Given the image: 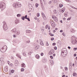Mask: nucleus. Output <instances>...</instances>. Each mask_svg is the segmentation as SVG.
Instances as JSON below:
<instances>
[{"instance_id": "0eeeda50", "label": "nucleus", "mask_w": 77, "mask_h": 77, "mask_svg": "<svg viewBox=\"0 0 77 77\" xmlns=\"http://www.w3.org/2000/svg\"><path fill=\"white\" fill-rule=\"evenodd\" d=\"M4 60H5V59L3 58H1L0 59V61L1 64H4L5 63Z\"/></svg>"}, {"instance_id": "423d86ee", "label": "nucleus", "mask_w": 77, "mask_h": 77, "mask_svg": "<svg viewBox=\"0 0 77 77\" xmlns=\"http://www.w3.org/2000/svg\"><path fill=\"white\" fill-rule=\"evenodd\" d=\"M64 49H65V48H63L61 50V51H62L61 54V56H62V55L63 56V55H64V54H63L64 53L67 54V52H65V51L64 50Z\"/></svg>"}, {"instance_id": "a878e982", "label": "nucleus", "mask_w": 77, "mask_h": 77, "mask_svg": "<svg viewBox=\"0 0 77 77\" xmlns=\"http://www.w3.org/2000/svg\"><path fill=\"white\" fill-rule=\"evenodd\" d=\"M65 10V8H63V9L62 10V12H64V11Z\"/></svg>"}, {"instance_id": "9d476101", "label": "nucleus", "mask_w": 77, "mask_h": 77, "mask_svg": "<svg viewBox=\"0 0 77 77\" xmlns=\"http://www.w3.org/2000/svg\"><path fill=\"white\" fill-rule=\"evenodd\" d=\"M25 32L27 34H30V33H31V31L29 30H27L25 31Z\"/></svg>"}, {"instance_id": "f8f14e48", "label": "nucleus", "mask_w": 77, "mask_h": 77, "mask_svg": "<svg viewBox=\"0 0 77 77\" xmlns=\"http://www.w3.org/2000/svg\"><path fill=\"white\" fill-rule=\"evenodd\" d=\"M40 44L41 45H44V43H43V41L41 39H39Z\"/></svg>"}, {"instance_id": "e433bc0d", "label": "nucleus", "mask_w": 77, "mask_h": 77, "mask_svg": "<svg viewBox=\"0 0 77 77\" xmlns=\"http://www.w3.org/2000/svg\"><path fill=\"white\" fill-rule=\"evenodd\" d=\"M35 7L36 8H38V4L37 3L35 4Z\"/></svg>"}, {"instance_id": "7c9ffc66", "label": "nucleus", "mask_w": 77, "mask_h": 77, "mask_svg": "<svg viewBox=\"0 0 77 77\" xmlns=\"http://www.w3.org/2000/svg\"><path fill=\"white\" fill-rule=\"evenodd\" d=\"M62 6H63V5H62V4H60L59 7H60V8H62Z\"/></svg>"}, {"instance_id": "3c124183", "label": "nucleus", "mask_w": 77, "mask_h": 77, "mask_svg": "<svg viewBox=\"0 0 77 77\" xmlns=\"http://www.w3.org/2000/svg\"><path fill=\"white\" fill-rule=\"evenodd\" d=\"M13 37L14 38H16V37H17V35H13Z\"/></svg>"}, {"instance_id": "aec40b11", "label": "nucleus", "mask_w": 77, "mask_h": 77, "mask_svg": "<svg viewBox=\"0 0 77 77\" xmlns=\"http://www.w3.org/2000/svg\"><path fill=\"white\" fill-rule=\"evenodd\" d=\"M39 48V46L38 45H37L35 47V50H37Z\"/></svg>"}, {"instance_id": "20e7f679", "label": "nucleus", "mask_w": 77, "mask_h": 77, "mask_svg": "<svg viewBox=\"0 0 77 77\" xmlns=\"http://www.w3.org/2000/svg\"><path fill=\"white\" fill-rule=\"evenodd\" d=\"M77 38L75 39H72V41H71V42L72 44L74 45L75 44H77Z\"/></svg>"}, {"instance_id": "dca6fc26", "label": "nucleus", "mask_w": 77, "mask_h": 77, "mask_svg": "<svg viewBox=\"0 0 77 77\" xmlns=\"http://www.w3.org/2000/svg\"><path fill=\"white\" fill-rule=\"evenodd\" d=\"M22 53L23 54V55L24 56H26V52L24 51V50L22 51Z\"/></svg>"}, {"instance_id": "a19ab883", "label": "nucleus", "mask_w": 77, "mask_h": 77, "mask_svg": "<svg viewBox=\"0 0 77 77\" xmlns=\"http://www.w3.org/2000/svg\"><path fill=\"white\" fill-rule=\"evenodd\" d=\"M22 67H24V66H25V64L24 63H23L22 64Z\"/></svg>"}, {"instance_id": "de8ad7c7", "label": "nucleus", "mask_w": 77, "mask_h": 77, "mask_svg": "<svg viewBox=\"0 0 77 77\" xmlns=\"http://www.w3.org/2000/svg\"><path fill=\"white\" fill-rule=\"evenodd\" d=\"M38 77H41V74H38Z\"/></svg>"}, {"instance_id": "6ab92c4d", "label": "nucleus", "mask_w": 77, "mask_h": 77, "mask_svg": "<svg viewBox=\"0 0 77 77\" xmlns=\"http://www.w3.org/2000/svg\"><path fill=\"white\" fill-rule=\"evenodd\" d=\"M16 56L19 58H20V59H21V56L19 54H16Z\"/></svg>"}, {"instance_id": "b1692460", "label": "nucleus", "mask_w": 77, "mask_h": 77, "mask_svg": "<svg viewBox=\"0 0 77 77\" xmlns=\"http://www.w3.org/2000/svg\"><path fill=\"white\" fill-rule=\"evenodd\" d=\"M35 57L37 58V59H39V56L38 55H36L35 56Z\"/></svg>"}, {"instance_id": "4468645a", "label": "nucleus", "mask_w": 77, "mask_h": 77, "mask_svg": "<svg viewBox=\"0 0 77 77\" xmlns=\"http://www.w3.org/2000/svg\"><path fill=\"white\" fill-rule=\"evenodd\" d=\"M50 64L51 65H53V64H54V63H53V61L52 60H50Z\"/></svg>"}, {"instance_id": "72a5a7b5", "label": "nucleus", "mask_w": 77, "mask_h": 77, "mask_svg": "<svg viewBox=\"0 0 77 77\" xmlns=\"http://www.w3.org/2000/svg\"><path fill=\"white\" fill-rule=\"evenodd\" d=\"M43 17L44 20H46L47 18H46V16H44V17Z\"/></svg>"}, {"instance_id": "c03bdc74", "label": "nucleus", "mask_w": 77, "mask_h": 77, "mask_svg": "<svg viewBox=\"0 0 77 77\" xmlns=\"http://www.w3.org/2000/svg\"><path fill=\"white\" fill-rule=\"evenodd\" d=\"M54 12H55V14H57V11L56 10H54Z\"/></svg>"}, {"instance_id": "2f4dec72", "label": "nucleus", "mask_w": 77, "mask_h": 77, "mask_svg": "<svg viewBox=\"0 0 77 77\" xmlns=\"http://www.w3.org/2000/svg\"><path fill=\"white\" fill-rule=\"evenodd\" d=\"M21 18L22 20H24V19H25V18L24 17V16H22Z\"/></svg>"}, {"instance_id": "6e6552de", "label": "nucleus", "mask_w": 77, "mask_h": 77, "mask_svg": "<svg viewBox=\"0 0 77 77\" xmlns=\"http://www.w3.org/2000/svg\"><path fill=\"white\" fill-rule=\"evenodd\" d=\"M54 52V49H51V50L50 51H49V55H51V54H53V53Z\"/></svg>"}, {"instance_id": "473e14b6", "label": "nucleus", "mask_w": 77, "mask_h": 77, "mask_svg": "<svg viewBox=\"0 0 77 77\" xmlns=\"http://www.w3.org/2000/svg\"><path fill=\"white\" fill-rule=\"evenodd\" d=\"M32 53H33V51H32L31 52H29L28 53V54H30V55H31V54H32Z\"/></svg>"}, {"instance_id": "a211bd4d", "label": "nucleus", "mask_w": 77, "mask_h": 77, "mask_svg": "<svg viewBox=\"0 0 77 77\" xmlns=\"http://www.w3.org/2000/svg\"><path fill=\"white\" fill-rule=\"evenodd\" d=\"M18 60H17L15 61V65L16 66H17L18 65Z\"/></svg>"}, {"instance_id": "9b49d317", "label": "nucleus", "mask_w": 77, "mask_h": 77, "mask_svg": "<svg viewBox=\"0 0 77 77\" xmlns=\"http://www.w3.org/2000/svg\"><path fill=\"white\" fill-rule=\"evenodd\" d=\"M16 31H17V29H16V28L14 29L11 30V32L12 33H16Z\"/></svg>"}, {"instance_id": "f257e3e1", "label": "nucleus", "mask_w": 77, "mask_h": 77, "mask_svg": "<svg viewBox=\"0 0 77 77\" xmlns=\"http://www.w3.org/2000/svg\"><path fill=\"white\" fill-rule=\"evenodd\" d=\"M6 6L5 3L3 2H1L0 3V8L2 11L5 9V8H6V6Z\"/></svg>"}, {"instance_id": "0e129e2a", "label": "nucleus", "mask_w": 77, "mask_h": 77, "mask_svg": "<svg viewBox=\"0 0 77 77\" xmlns=\"http://www.w3.org/2000/svg\"><path fill=\"white\" fill-rule=\"evenodd\" d=\"M55 56H56V54H53V56H54V57Z\"/></svg>"}, {"instance_id": "680f3d73", "label": "nucleus", "mask_w": 77, "mask_h": 77, "mask_svg": "<svg viewBox=\"0 0 77 77\" xmlns=\"http://www.w3.org/2000/svg\"><path fill=\"white\" fill-rule=\"evenodd\" d=\"M48 27V25H47L45 26V28H46V29H47Z\"/></svg>"}, {"instance_id": "4d7b16f0", "label": "nucleus", "mask_w": 77, "mask_h": 77, "mask_svg": "<svg viewBox=\"0 0 77 77\" xmlns=\"http://www.w3.org/2000/svg\"><path fill=\"white\" fill-rule=\"evenodd\" d=\"M64 15L65 17H67V15H67V14H64Z\"/></svg>"}, {"instance_id": "13d9d810", "label": "nucleus", "mask_w": 77, "mask_h": 77, "mask_svg": "<svg viewBox=\"0 0 77 77\" xmlns=\"http://www.w3.org/2000/svg\"><path fill=\"white\" fill-rule=\"evenodd\" d=\"M54 50H57V47H55L54 48Z\"/></svg>"}, {"instance_id": "5701e85b", "label": "nucleus", "mask_w": 77, "mask_h": 77, "mask_svg": "<svg viewBox=\"0 0 77 77\" xmlns=\"http://www.w3.org/2000/svg\"><path fill=\"white\" fill-rule=\"evenodd\" d=\"M75 31H74V30H73V29H72L70 30V32L72 33H74V32H75Z\"/></svg>"}, {"instance_id": "ddd939ff", "label": "nucleus", "mask_w": 77, "mask_h": 77, "mask_svg": "<svg viewBox=\"0 0 77 77\" xmlns=\"http://www.w3.org/2000/svg\"><path fill=\"white\" fill-rule=\"evenodd\" d=\"M4 71H5L6 72H7L8 71V66H6L5 67V68H4Z\"/></svg>"}, {"instance_id": "4be33fe9", "label": "nucleus", "mask_w": 77, "mask_h": 77, "mask_svg": "<svg viewBox=\"0 0 77 77\" xmlns=\"http://www.w3.org/2000/svg\"><path fill=\"white\" fill-rule=\"evenodd\" d=\"M50 23L51 24V26H53V24H55V23H54V22H53V21H50Z\"/></svg>"}, {"instance_id": "412c9836", "label": "nucleus", "mask_w": 77, "mask_h": 77, "mask_svg": "<svg viewBox=\"0 0 77 77\" xmlns=\"http://www.w3.org/2000/svg\"><path fill=\"white\" fill-rule=\"evenodd\" d=\"M73 76H75V77H77V73H74L73 74Z\"/></svg>"}, {"instance_id": "2eb2a0df", "label": "nucleus", "mask_w": 77, "mask_h": 77, "mask_svg": "<svg viewBox=\"0 0 77 77\" xmlns=\"http://www.w3.org/2000/svg\"><path fill=\"white\" fill-rule=\"evenodd\" d=\"M20 21L18 20V19H16L15 20V23L16 24H18V23Z\"/></svg>"}, {"instance_id": "49530a36", "label": "nucleus", "mask_w": 77, "mask_h": 77, "mask_svg": "<svg viewBox=\"0 0 77 77\" xmlns=\"http://www.w3.org/2000/svg\"><path fill=\"white\" fill-rule=\"evenodd\" d=\"M50 57L51 59H53V57L52 56H50Z\"/></svg>"}, {"instance_id": "37998d69", "label": "nucleus", "mask_w": 77, "mask_h": 77, "mask_svg": "<svg viewBox=\"0 0 77 77\" xmlns=\"http://www.w3.org/2000/svg\"><path fill=\"white\" fill-rule=\"evenodd\" d=\"M77 50V48H73V50L74 51H75V50Z\"/></svg>"}, {"instance_id": "1a4fd4ad", "label": "nucleus", "mask_w": 77, "mask_h": 77, "mask_svg": "<svg viewBox=\"0 0 77 77\" xmlns=\"http://www.w3.org/2000/svg\"><path fill=\"white\" fill-rule=\"evenodd\" d=\"M52 18L55 21L57 22L58 21V20H57V18L56 17V16L54 15L52 17Z\"/></svg>"}, {"instance_id": "c9c22d12", "label": "nucleus", "mask_w": 77, "mask_h": 77, "mask_svg": "<svg viewBox=\"0 0 77 77\" xmlns=\"http://www.w3.org/2000/svg\"><path fill=\"white\" fill-rule=\"evenodd\" d=\"M39 13H38L37 14V17H39Z\"/></svg>"}, {"instance_id": "cd10ccee", "label": "nucleus", "mask_w": 77, "mask_h": 77, "mask_svg": "<svg viewBox=\"0 0 77 77\" xmlns=\"http://www.w3.org/2000/svg\"><path fill=\"white\" fill-rule=\"evenodd\" d=\"M43 2L44 3V5H46L47 3V2H46V1L45 0V1H43Z\"/></svg>"}, {"instance_id": "39448f33", "label": "nucleus", "mask_w": 77, "mask_h": 77, "mask_svg": "<svg viewBox=\"0 0 77 77\" xmlns=\"http://www.w3.org/2000/svg\"><path fill=\"white\" fill-rule=\"evenodd\" d=\"M5 47H7L6 46H4L3 47L0 49V51L2 53H5L6 51V49L5 48Z\"/></svg>"}, {"instance_id": "8fccbe9b", "label": "nucleus", "mask_w": 77, "mask_h": 77, "mask_svg": "<svg viewBox=\"0 0 77 77\" xmlns=\"http://www.w3.org/2000/svg\"><path fill=\"white\" fill-rule=\"evenodd\" d=\"M26 19H27V20L29 21H30L29 18H27Z\"/></svg>"}, {"instance_id": "f704fd0d", "label": "nucleus", "mask_w": 77, "mask_h": 77, "mask_svg": "<svg viewBox=\"0 0 77 77\" xmlns=\"http://www.w3.org/2000/svg\"><path fill=\"white\" fill-rule=\"evenodd\" d=\"M30 41H28L26 42V44H29V43H30Z\"/></svg>"}, {"instance_id": "c85d7f7f", "label": "nucleus", "mask_w": 77, "mask_h": 77, "mask_svg": "<svg viewBox=\"0 0 77 77\" xmlns=\"http://www.w3.org/2000/svg\"><path fill=\"white\" fill-rule=\"evenodd\" d=\"M57 44H59L60 45V44H61V42L60 41H58L57 42Z\"/></svg>"}, {"instance_id": "ea45409f", "label": "nucleus", "mask_w": 77, "mask_h": 77, "mask_svg": "<svg viewBox=\"0 0 77 77\" xmlns=\"http://www.w3.org/2000/svg\"><path fill=\"white\" fill-rule=\"evenodd\" d=\"M24 68H22L21 69V71L22 72V71H24Z\"/></svg>"}, {"instance_id": "4c0bfd02", "label": "nucleus", "mask_w": 77, "mask_h": 77, "mask_svg": "<svg viewBox=\"0 0 77 77\" xmlns=\"http://www.w3.org/2000/svg\"><path fill=\"white\" fill-rule=\"evenodd\" d=\"M14 71H15L12 69V70H11V72L12 73H14Z\"/></svg>"}, {"instance_id": "6e6d98bb", "label": "nucleus", "mask_w": 77, "mask_h": 77, "mask_svg": "<svg viewBox=\"0 0 77 77\" xmlns=\"http://www.w3.org/2000/svg\"><path fill=\"white\" fill-rule=\"evenodd\" d=\"M71 18H68L67 19V20L68 21L69 20H71Z\"/></svg>"}, {"instance_id": "864d4df0", "label": "nucleus", "mask_w": 77, "mask_h": 77, "mask_svg": "<svg viewBox=\"0 0 77 77\" xmlns=\"http://www.w3.org/2000/svg\"><path fill=\"white\" fill-rule=\"evenodd\" d=\"M56 43H53V44H52V45H56Z\"/></svg>"}, {"instance_id": "5fc2aeb1", "label": "nucleus", "mask_w": 77, "mask_h": 77, "mask_svg": "<svg viewBox=\"0 0 77 77\" xmlns=\"http://www.w3.org/2000/svg\"><path fill=\"white\" fill-rule=\"evenodd\" d=\"M51 41H53V40H54V38H51Z\"/></svg>"}, {"instance_id": "f03ea898", "label": "nucleus", "mask_w": 77, "mask_h": 77, "mask_svg": "<svg viewBox=\"0 0 77 77\" xmlns=\"http://www.w3.org/2000/svg\"><path fill=\"white\" fill-rule=\"evenodd\" d=\"M3 28L5 31H6L8 29V26H7V25L5 21H4L3 22Z\"/></svg>"}, {"instance_id": "bb28decb", "label": "nucleus", "mask_w": 77, "mask_h": 77, "mask_svg": "<svg viewBox=\"0 0 77 77\" xmlns=\"http://www.w3.org/2000/svg\"><path fill=\"white\" fill-rule=\"evenodd\" d=\"M49 35H50V36H54V34H51V33H49Z\"/></svg>"}, {"instance_id": "338daca9", "label": "nucleus", "mask_w": 77, "mask_h": 77, "mask_svg": "<svg viewBox=\"0 0 77 77\" xmlns=\"http://www.w3.org/2000/svg\"><path fill=\"white\" fill-rule=\"evenodd\" d=\"M42 15H44V13H42Z\"/></svg>"}, {"instance_id": "774afa93", "label": "nucleus", "mask_w": 77, "mask_h": 77, "mask_svg": "<svg viewBox=\"0 0 77 77\" xmlns=\"http://www.w3.org/2000/svg\"><path fill=\"white\" fill-rule=\"evenodd\" d=\"M65 77V75H63V76H62V77Z\"/></svg>"}, {"instance_id": "603ef678", "label": "nucleus", "mask_w": 77, "mask_h": 77, "mask_svg": "<svg viewBox=\"0 0 77 77\" xmlns=\"http://www.w3.org/2000/svg\"><path fill=\"white\" fill-rule=\"evenodd\" d=\"M65 70H68V68L67 67H65Z\"/></svg>"}, {"instance_id": "393cba45", "label": "nucleus", "mask_w": 77, "mask_h": 77, "mask_svg": "<svg viewBox=\"0 0 77 77\" xmlns=\"http://www.w3.org/2000/svg\"><path fill=\"white\" fill-rule=\"evenodd\" d=\"M15 33H16V34H17V35H19V34H20V31H17V32H16Z\"/></svg>"}, {"instance_id": "a18cd8bd", "label": "nucleus", "mask_w": 77, "mask_h": 77, "mask_svg": "<svg viewBox=\"0 0 77 77\" xmlns=\"http://www.w3.org/2000/svg\"><path fill=\"white\" fill-rule=\"evenodd\" d=\"M41 56H44V53H41Z\"/></svg>"}, {"instance_id": "bf43d9fd", "label": "nucleus", "mask_w": 77, "mask_h": 77, "mask_svg": "<svg viewBox=\"0 0 77 77\" xmlns=\"http://www.w3.org/2000/svg\"><path fill=\"white\" fill-rule=\"evenodd\" d=\"M46 45L47 46H48V45H49V44H48V42L46 43Z\"/></svg>"}, {"instance_id": "052dcab7", "label": "nucleus", "mask_w": 77, "mask_h": 77, "mask_svg": "<svg viewBox=\"0 0 77 77\" xmlns=\"http://www.w3.org/2000/svg\"><path fill=\"white\" fill-rule=\"evenodd\" d=\"M77 56V54H74V57H75V56Z\"/></svg>"}, {"instance_id": "69168bd1", "label": "nucleus", "mask_w": 77, "mask_h": 77, "mask_svg": "<svg viewBox=\"0 0 77 77\" xmlns=\"http://www.w3.org/2000/svg\"><path fill=\"white\" fill-rule=\"evenodd\" d=\"M68 48L69 49H71V48H70V47H69V46H68Z\"/></svg>"}, {"instance_id": "e2e57ef3", "label": "nucleus", "mask_w": 77, "mask_h": 77, "mask_svg": "<svg viewBox=\"0 0 77 77\" xmlns=\"http://www.w3.org/2000/svg\"><path fill=\"white\" fill-rule=\"evenodd\" d=\"M63 30H61L60 31V32L61 33H62V32H63Z\"/></svg>"}, {"instance_id": "f3484780", "label": "nucleus", "mask_w": 77, "mask_h": 77, "mask_svg": "<svg viewBox=\"0 0 77 77\" xmlns=\"http://www.w3.org/2000/svg\"><path fill=\"white\" fill-rule=\"evenodd\" d=\"M47 59H44L42 60V61L44 63H46V62H47Z\"/></svg>"}, {"instance_id": "7ed1b4c3", "label": "nucleus", "mask_w": 77, "mask_h": 77, "mask_svg": "<svg viewBox=\"0 0 77 77\" xmlns=\"http://www.w3.org/2000/svg\"><path fill=\"white\" fill-rule=\"evenodd\" d=\"M14 8H20L21 6V5L20 4L14 3L13 5Z\"/></svg>"}, {"instance_id": "c756f323", "label": "nucleus", "mask_w": 77, "mask_h": 77, "mask_svg": "<svg viewBox=\"0 0 77 77\" xmlns=\"http://www.w3.org/2000/svg\"><path fill=\"white\" fill-rule=\"evenodd\" d=\"M17 17H21V14H18L17 15Z\"/></svg>"}, {"instance_id": "09e8293b", "label": "nucleus", "mask_w": 77, "mask_h": 77, "mask_svg": "<svg viewBox=\"0 0 77 77\" xmlns=\"http://www.w3.org/2000/svg\"><path fill=\"white\" fill-rule=\"evenodd\" d=\"M51 3H52V2L51 1L49 2L48 3L50 5Z\"/></svg>"}, {"instance_id": "58836bf2", "label": "nucleus", "mask_w": 77, "mask_h": 77, "mask_svg": "<svg viewBox=\"0 0 77 77\" xmlns=\"http://www.w3.org/2000/svg\"><path fill=\"white\" fill-rule=\"evenodd\" d=\"M62 35H63V36H66V35H65V34L64 33V32H63L62 33Z\"/></svg>"}, {"instance_id": "79ce46f5", "label": "nucleus", "mask_w": 77, "mask_h": 77, "mask_svg": "<svg viewBox=\"0 0 77 77\" xmlns=\"http://www.w3.org/2000/svg\"><path fill=\"white\" fill-rule=\"evenodd\" d=\"M25 19H26L27 18V15H26L24 17Z\"/></svg>"}]
</instances>
